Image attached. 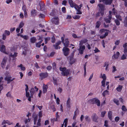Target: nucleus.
I'll list each match as a JSON object with an SVG mask.
<instances>
[{
    "instance_id": "36",
    "label": "nucleus",
    "mask_w": 127,
    "mask_h": 127,
    "mask_svg": "<svg viewBox=\"0 0 127 127\" xmlns=\"http://www.w3.org/2000/svg\"><path fill=\"white\" fill-rule=\"evenodd\" d=\"M24 25V23L23 21L21 22L19 24L18 27L21 29L22 28Z\"/></svg>"
},
{
    "instance_id": "23",
    "label": "nucleus",
    "mask_w": 127,
    "mask_h": 127,
    "mask_svg": "<svg viewBox=\"0 0 127 127\" xmlns=\"http://www.w3.org/2000/svg\"><path fill=\"white\" fill-rule=\"evenodd\" d=\"M123 47L124 48V53L125 54H126V53H127V43H126L124 44L123 45Z\"/></svg>"
},
{
    "instance_id": "49",
    "label": "nucleus",
    "mask_w": 127,
    "mask_h": 127,
    "mask_svg": "<svg viewBox=\"0 0 127 127\" xmlns=\"http://www.w3.org/2000/svg\"><path fill=\"white\" fill-rule=\"evenodd\" d=\"M106 80H102L101 82V86L103 87H105V82Z\"/></svg>"
},
{
    "instance_id": "32",
    "label": "nucleus",
    "mask_w": 127,
    "mask_h": 127,
    "mask_svg": "<svg viewBox=\"0 0 127 127\" xmlns=\"http://www.w3.org/2000/svg\"><path fill=\"white\" fill-rule=\"evenodd\" d=\"M108 34V32H106L103 35L101 36L100 37L101 39H103L105 38Z\"/></svg>"
},
{
    "instance_id": "10",
    "label": "nucleus",
    "mask_w": 127,
    "mask_h": 127,
    "mask_svg": "<svg viewBox=\"0 0 127 127\" xmlns=\"http://www.w3.org/2000/svg\"><path fill=\"white\" fill-rule=\"evenodd\" d=\"M39 76L41 80H42L48 76V74L47 72L41 73L39 74Z\"/></svg>"
},
{
    "instance_id": "61",
    "label": "nucleus",
    "mask_w": 127,
    "mask_h": 127,
    "mask_svg": "<svg viewBox=\"0 0 127 127\" xmlns=\"http://www.w3.org/2000/svg\"><path fill=\"white\" fill-rule=\"evenodd\" d=\"M62 11L64 13H65L66 12V9L65 7H63L62 8Z\"/></svg>"
},
{
    "instance_id": "2",
    "label": "nucleus",
    "mask_w": 127,
    "mask_h": 127,
    "mask_svg": "<svg viewBox=\"0 0 127 127\" xmlns=\"http://www.w3.org/2000/svg\"><path fill=\"white\" fill-rule=\"evenodd\" d=\"M89 103L92 104H96L98 106H99L100 105V102L97 98L94 97L89 99L88 100Z\"/></svg>"
},
{
    "instance_id": "1",
    "label": "nucleus",
    "mask_w": 127,
    "mask_h": 127,
    "mask_svg": "<svg viewBox=\"0 0 127 127\" xmlns=\"http://www.w3.org/2000/svg\"><path fill=\"white\" fill-rule=\"evenodd\" d=\"M60 69L62 71L61 74L62 76H67L69 73L70 70L68 69H67L65 67H60Z\"/></svg>"
},
{
    "instance_id": "5",
    "label": "nucleus",
    "mask_w": 127,
    "mask_h": 127,
    "mask_svg": "<svg viewBox=\"0 0 127 127\" xmlns=\"http://www.w3.org/2000/svg\"><path fill=\"white\" fill-rule=\"evenodd\" d=\"M98 6L100 9V13L101 15L102 16H103L104 14V7L103 4L101 3L98 4Z\"/></svg>"
},
{
    "instance_id": "16",
    "label": "nucleus",
    "mask_w": 127,
    "mask_h": 127,
    "mask_svg": "<svg viewBox=\"0 0 127 127\" xmlns=\"http://www.w3.org/2000/svg\"><path fill=\"white\" fill-rule=\"evenodd\" d=\"M25 86L26 87V88L25 89L26 93V97H28L29 95V92H28L29 90L28 86L27 85L25 84Z\"/></svg>"
},
{
    "instance_id": "46",
    "label": "nucleus",
    "mask_w": 127,
    "mask_h": 127,
    "mask_svg": "<svg viewBox=\"0 0 127 127\" xmlns=\"http://www.w3.org/2000/svg\"><path fill=\"white\" fill-rule=\"evenodd\" d=\"M41 119L40 118H39L38 120V122L37 123V125L38 126H40L41 125Z\"/></svg>"
},
{
    "instance_id": "33",
    "label": "nucleus",
    "mask_w": 127,
    "mask_h": 127,
    "mask_svg": "<svg viewBox=\"0 0 127 127\" xmlns=\"http://www.w3.org/2000/svg\"><path fill=\"white\" fill-rule=\"evenodd\" d=\"M123 23L124 26L127 27V16L125 18Z\"/></svg>"
},
{
    "instance_id": "11",
    "label": "nucleus",
    "mask_w": 127,
    "mask_h": 127,
    "mask_svg": "<svg viewBox=\"0 0 127 127\" xmlns=\"http://www.w3.org/2000/svg\"><path fill=\"white\" fill-rule=\"evenodd\" d=\"M79 46V48L78 49L79 53L81 54H83L84 50L85 49V45L82 46V45H81Z\"/></svg>"
},
{
    "instance_id": "22",
    "label": "nucleus",
    "mask_w": 127,
    "mask_h": 127,
    "mask_svg": "<svg viewBox=\"0 0 127 127\" xmlns=\"http://www.w3.org/2000/svg\"><path fill=\"white\" fill-rule=\"evenodd\" d=\"M88 41V40L86 39H83L81 40L80 41V43L79 45H82L83 43H85L87 42Z\"/></svg>"
},
{
    "instance_id": "26",
    "label": "nucleus",
    "mask_w": 127,
    "mask_h": 127,
    "mask_svg": "<svg viewBox=\"0 0 127 127\" xmlns=\"http://www.w3.org/2000/svg\"><path fill=\"white\" fill-rule=\"evenodd\" d=\"M33 118L34 120V125H35L36 123V121L38 118L37 115H34Z\"/></svg>"
},
{
    "instance_id": "20",
    "label": "nucleus",
    "mask_w": 127,
    "mask_h": 127,
    "mask_svg": "<svg viewBox=\"0 0 127 127\" xmlns=\"http://www.w3.org/2000/svg\"><path fill=\"white\" fill-rule=\"evenodd\" d=\"M65 42H64L63 43L65 47H68L69 43V41L68 40V39H65Z\"/></svg>"
},
{
    "instance_id": "9",
    "label": "nucleus",
    "mask_w": 127,
    "mask_h": 127,
    "mask_svg": "<svg viewBox=\"0 0 127 127\" xmlns=\"http://www.w3.org/2000/svg\"><path fill=\"white\" fill-rule=\"evenodd\" d=\"M38 89L36 86H35L34 88H32L31 89L30 91L31 93V96L33 97L35 91H37Z\"/></svg>"
},
{
    "instance_id": "38",
    "label": "nucleus",
    "mask_w": 127,
    "mask_h": 127,
    "mask_svg": "<svg viewBox=\"0 0 127 127\" xmlns=\"http://www.w3.org/2000/svg\"><path fill=\"white\" fill-rule=\"evenodd\" d=\"M58 112H57L56 114V121H59V119L60 116L59 115H58Z\"/></svg>"
},
{
    "instance_id": "19",
    "label": "nucleus",
    "mask_w": 127,
    "mask_h": 127,
    "mask_svg": "<svg viewBox=\"0 0 127 127\" xmlns=\"http://www.w3.org/2000/svg\"><path fill=\"white\" fill-rule=\"evenodd\" d=\"M70 98H68L67 101L66 102V107L67 108H70L71 107L70 106Z\"/></svg>"
},
{
    "instance_id": "47",
    "label": "nucleus",
    "mask_w": 127,
    "mask_h": 127,
    "mask_svg": "<svg viewBox=\"0 0 127 127\" xmlns=\"http://www.w3.org/2000/svg\"><path fill=\"white\" fill-rule=\"evenodd\" d=\"M86 62L84 64V76H85L86 74Z\"/></svg>"
},
{
    "instance_id": "64",
    "label": "nucleus",
    "mask_w": 127,
    "mask_h": 127,
    "mask_svg": "<svg viewBox=\"0 0 127 127\" xmlns=\"http://www.w3.org/2000/svg\"><path fill=\"white\" fill-rule=\"evenodd\" d=\"M6 95V96L8 97L11 98V95L10 93L9 92H8Z\"/></svg>"
},
{
    "instance_id": "15",
    "label": "nucleus",
    "mask_w": 127,
    "mask_h": 127,
    "mask_svg": "<svg viewBox=\"0 0 127 127\" xmlns=\"http://www.w3.org/2000/svg\"><path fill=\"white\" fill-rule=\"evenodd\" d=\"M120 55V53L119 52L117 51L116 52V54H114L112 56V58L115 59H117L118 58Z\"/></svg>"
},
{
    "instance_id": "56",
    "label": "nucleus",
    "mask_w": 127,
    "mask_h": 127,
    "mask_svg": "<svg viewBox=\"0 0 127 127\" xmlns=\"http://www.w3.org/2000/svg\"><path fill=\"white\" fill-rule=\"evenodd\" d=\"M60 100L59 98L57 97L56 99V103L57 105L60 104Z\"/></svg>"
},
{
    "instance_id": "50",
    "label": "nucleus",
    "mask_w": 127,
    "mask_h": 127,
    "mask_svg": "<svg viewBox=\"0 0 127 127\" xmlns=\"http://www.w3.org/2000/svg\"><path fill=\"white\" fill-rule=\"evenodd\" d=\"M53 84L54 85H57V80L56 79H55L54 77L53 78Z\"/></svg>"
},
{
    "instance_id": "54",
    "label": "nucleus",
    "mask_w": 127,
    "mask_h": 127,
    "mask_svg": "<svg viewBox=\"0 0 127 127\" xmlns=\"http://www.w3.org/2000/svg\"><path fill=\"white\" fill-rule=\"evenodd\" d=\"M122 109L123 111H127V109L125 105H123L122 107Z\"/></svg>"
},
{
    "instance_id": "4",
    "label": "nucleus",
    "mask_w": 127,
    "mask_h": 127,
    "mask_svg": "<svg viewBox=\"0 0 127 127\" xmlns=\"http://www.w3.org/2000/svg\"><path fill=\"white\" fill-rule=\"evenodd\" d=\"M45 5L42 2L39 3V4L37 5L36 7V9L38 10H39L40 8V10L41 11H43L44 9Z\"/></svg>"
},
{
    "instance_id": "3",
    "label": "nucleus",
    "mask_w": 127,
    "mask_h": 127,
    "mask_svg": "<svg viewBox=\"0 0 127 127\" xmlns=\"http://www.w3.org/2000/svg\"><path fill=\"white\" fill-rule=\"evenodd\" d=\"M112 12L111 11H109V14L108 15V18H105L104 19L106 23H111V20L112 18Z\"/></svg>"
},
{
    "instance_id": "58",
    "label": "nucleus",
    "mask_w": 127,
    "mask_h": 127,
    "mask_svg": "<svg viewBox=\"0 0 127 127\" xmlns=\"http://www.w3.org/2000/svg\"><path fill=\"white\" fill-rule=\"evenodd\" d=\"M80 16L79 15H76L73 17V18L74 19H78L80 18Z\"/></svg>"
},
{
    "instance_id": "30",
    "label": "nucleus",
    "mask_w": 127,
    "mask_h": 127,
    "mask_svg": "<svg viewBox=\"0 0 127 127\" xmlns=\"http://www.w3.org/2000/svg\"><path fill=\"white\" fill-rule=\"evenodd\" d=\"M122 88V86L119 85L118 87L117 88L116 90L118 92H120L121 91Z\"/></svg>"
},
{
    "instance_id": "28",
    "label": "nucleus",
    "mask_w": 127,
    "mask_h": 127,
    "mask_svg": "<svg viewBox=\"0 0 127 127\" xmlns=\"http://www.w3.org/2000/svg\"><path fill=\"white\" fill-rule=\"evenodd\" d=\"M109 92L107 90H106L103 92L102 95L103 96L105 97L106 95H109Z\"/></svg>"
},
{
    "instance_id": "62",
    "label": "nucleus",
    "mask_w": 127,
    "mask_h": 127,
    "mask_svg": "<svg viewBox=\"0 0 127 127\" xmlns=\"http://www.w3.org/2000/svg\"><path fill=\"white\" fill-rule=\"evenodd\" d=\"M67 3V1L66 0H64L63 1L62 3V4L63 5H64V6H65L66 5V3Z\"/></svg>"
},
{
    "instance_id": "34",
    "label": "nucleus",
    "mask_w": 127,
    "mask_h": 127,
    "mask_svg": "<svg viewBox=\"0 0 127 127\" xmlns=\"http://www.w3.org/2000/svg\"><path fill=\"white\" fill-rule=\"evenodd\" d=\"M17 67H20L21 69L22 70L24 71L26 69L25 67L24 66H23L22 64H21L20 65H18Z\"/></svg>"
},
{
    "instance_id": "7",
    "label": "nucleus",
    "mask_w": 127,
    "mask_h": 127,
    "mask_svg": "<svg viewBox=\"0 0 127 127\" xmlns=\"http://www.w3.org/2000/svg\"><path fill=\"white\" fill-rule=\"evenodd\" d=\"M10 32L9 31L7 30H5L4 31V33L2 35V39L5 40L6 38V36H8L10 35Z\"/></svg>"
},
{
    "instance_id": "25",
    "label": "nucleus",
    "mask_w": 127,
    "mask_h": 127,
    "mask_svg": "<svg viewBox=\"0 0 127 127\" xmlns=\"http://www.w3.org/2000/svg\"><path fill=\"white\" fill-rule=\"evenodd\" d=\"M75 62V59L71 57L70 58L69 63L71 65L74 64Z\"/></svg>"
},
{
    "instance_id": "29",
    "label": "nucleus",
    "mask_w": 127,
    "mask_h": 127,
    "mask_svg": "<svg viewBox=\"0 0 127 127\" xmlns=\"http://www.w3.org/2000/svg\"><path fill=\"white\" fill-rule=\"evenodd\" d=\"M108 117L110 120H112V112H108Z\"/></svg>"
},
{
    "instance_id": "45",
    "label": "nucleus",
    "mask_w": 127,
    "mask_h": 127,
    "mask_svg": "<svg viewBox=\"0 0 127 127\" xmlns=\"http://www.w3.org/2000/svg\"><path fill=\"white\" fill-rule=\"evenodd\" d=\"M55 53V52H53L51 53L50 55L49 54L47 55V56L50 57H53L54 56Z\"/></svg>"
},
{
    "instance_id": "52",
    "label": "nucleus",
    "mask_w": 127,
    "mask_h": 127,
    "mask_svg": "<svg viewBox=\"0 0 127 127\" xmlns=\"http://www.w3.org/2000/svg\"><path fill=\"white\" fill-rule=\"evenodd\" d=\"M112 14L113 15H115L117 13L116 10L115 9V8L112 9Z\"/></svg>"
},
{
    "instance_id": "27",
    "label": "nucleus",
    "mask_w": 127,
    "mask_h": 127,
    "mask_svg": "<svg viewBox=\"0 0 127 127\" xmlns=\"http://www.w3.org/2000/svg\"><path fill=\"white\" fill-rule=\"evenodd\" d=\"M112 1L113 0H105V3L106 5H110Z\"/></svg>"
},
{
    "instance_id": "35",
    "label": "nucleus",
    "mask_w": 127,
    "mask_h": 127,
    "mask_svg": "<svg viewBox=\"0 0 127 127\" xmlns=\"http://www.w3.org/2000/svg\"><path fill=\"white\" fill-rule=\"evenodd\" d=\"M101 22L100 21H97L96 23V25L95 26L96 28H98L101 25Z\"/></svg>"
},
{
    "instance_id": "43",
    "label": "nucleus",
    "mask_w": 127,
    "mask_h": 127,
    "mask_svg": "<svg viewBox=\"0 0 127 127\" xmlns=\"http://www.w3.org/2000/svg\"><path fill=\"white\" fill-rule=\"evenodd\" d=\"M22 38H24V39L25 40H27L29 38V36L27 35H22Z\"/></svg>"
},
{
    "instance_id": "24",
    "label": "nucleus",
    "mask_w": 127,
    "mask_h": 127,
    "mask_svg": "<svg viewBox=\"0 0 127 127\" xmlns=\"http://www.w3.org/2000/svg\"><path fill=\"white\" fill-rule=\"evenodd\" d=\"M30 40L31 43H33L36 41V39L35 37H33L31 38Z\"/></svg>"
},
{
    "instance_id": "14",
    "label": "nucleus",
    "mask_w": 127,
    "mask_h": 127,
    "mask_svg": "<svg viewBox=\"0 0 127 127\" xmlns=\"http://www.w3.org/2000/svg\"><path fill=\"white\" fill-rule=\"evenodd\" d=\"M31 15L32 17H35L37 15V11L34 9H32L31 11Z\"/></svg>"
},
{
    "instance_id": "53",
    "label": "nucleus",
    "mask_w": 127,
    "mask_h": 127,
    "mask_svg": "<svg viewBox=\"0 0 127 127\" xmlns=\"http://www.w3.org/2000/svg\"><path fill=\"white\" fill-rule=\"evenodd\" d=\"M30 121V119L28 118V119H25L24 120L25 124H26L28 122H29Z\"/></svg>"
},
{
    "instance_id": "13",
    "label": "nucleus",
    "mask_w": 127,
    "mask_h": 127,
    "mask_svg": "<svg viewBox=\"0 0 127 127\" xmlns=\"http://www.w3.org/2000/svg\"><path fill=\"white\" fill-rule=\"evenodd\" d=\"M0 51L1 52H3L5 54H6V53L5 51V46L3 45H2L1 47L0 48Z\"/></svg>"
},
{
    "instance_id": "63",
    "label": "nucleus",
    "mask_w": 127,
    "mask_h": 127,
    "mask_svg": "<svg viewBox=\"0 0 127 127\" xmlns=\"http://www.w3.org/2000/svg\"><path fill=\"white\" fill-rule=\"evenodd\" d=\"M127 58L126 56L124 54H123L121 57V59L124 60L126 59Z\"/></svg>"
},
{
    "instance_id": "17",
    "label": "nucleus",
    "mask_w": 127,
    "mask_h": 127,
    "mask_svg": "<svg viewBox=\"0 0 127 127\" xmlns=\"http://www.w3.org/2000/svg\"><path fill=\"white\" fill-rule=\"evenodd\" d=\"M47 88L48 86L47 85H46L44 84L43 87V93L44 94L45 93L47 92Z\"/></svg>"
},
{
    "instance_id": "40",
    "label": "nucleus",
    "mask_w": 127,
    "mask_h": 127,
    "mask_svg": "<svg viewBox=\"0 0 127 127\" xmlns=\"http://www.w3.org/2000/svg\"><path fill=\"white\" fill-rule=\"evenodd\" d=\"M113 101L114 103H115L117 105H119V101L115 98L114 99Z\"/></svg>"
},
{
    "instance_id": "51",
    "label": "nucleus",
    "mask_w": 127,
    "mask_h": 127,
    "mask_svg": "<svg viewBox=\"0 0 127 127\" xmlns=\"http://www.w3.org/2000/svg\"><path fill=\"white\" fill-rule=\"evenodd\" d=\"M104 126L105 127H109L108 125V121L107 120H105L104 121Z\"/></svg>"
},
{
    "instance_id": "31",
    "label": "nucleus",
    "mask_w": 127,
    "mask_h": 127,
    "mask_svg": "<svg viewBox=\"0 0 127 127\" xmlns=\"http://www.w3.org/2000/svg\"><path fill=\"white\" fill-rule=\"evenodd\" d=\"M17 56V53L16 52H14V54L13 55H12V53H11L10 56V57H12L13 59H14V58H15L16 56Z\"/></svg>"
},
{
    "instance_id": "21",
    "label": "nucleus",
    "mask_w": 127,
    "mask_h": 127,
    "mask_svg": "<svg viewBox=\"0 0 127 127\" xmlns=\"http://www.w3.org/2000/svg\"><path fill=\"white\" fill-rule=\"evenodd\" d=\"M6 62V60L4 58L3 59L2 61L1 64V66L2 68H4L5 67Z\"/></svg>"
},
{
    "instance_id": "42",
    "label": "nucleus",
    "mask_w": 127,
    "mask_h": 127,
    "mask_svg": "<svg viewBox=\"0 0 127 127\" xmlns=\"http://www.w3.org/2000/svg\"><path fill=\"white\" fill-rule=\"evenodd\" d=\"M109 30H106L105 29H100V32L101 33H102L103 32L105 31H109Z\"/></svg>"
},
{
    "instance_id": "39",
    "label": "nucleus",
    "mask_w": 127,
    "mask_h": 127,
    "mask_svg": "<svg viewBox=\"0 0 127 127\" xmlns=\"http://www.w3.org/2000/svg\"><path fill=\"white\" fill-rule=\"evenodd\" d=\"M100 75L102 76L101 77L103 78V80H106V77L105 75L104 74H103V76H102V73H101Z\"/></svg>"
},
{
    "instance_id": "8",
    "label": "nucleus",
    "mask_w": 127,
    "mask_h": 127,
    "mask_svg": "<svg viewBox=\"0 0 127 127\" xmlns=\"http://www.w3.org/2000/svg\"><path fill=\"white\" fill-rule=\"evenodd\" d=\"M67 47H64L63 49L64 55L65 56H67L69 54V49Z\"/></svg>"
},
{
    "instance_id": "18",
    "label": "nucleus",
    "mask_w": 127,
    "mask_h": 127,
    "mask_svg": "<svg viewBox=\"0 0 127 127\" xmlns=\"http://www.w3.org/2000/svg\"><path fill=\"white\" fill-rule=\"evenodd\" d=\"M68 2L70 7L71 8H73L75 3L72 0H68Z\"/></svg>"
},
{
    "instance_id": "37",
    "label": "nucleus",
    "mask_w": 127,
    "mask_h": 127,
    "mask_svg": "<svg viewBox=\"0 0 127 127\" xmlns=\"http://www.w3.org/2000/svg\"><path fill=\"white\" fill-rule=\"evenodd\" d=\"M115 16L117 20H119L120 21L122 20V19L120 15H116Z\"/></svg>"
},
{
    "instance_id": "57",
    "label": "nucleus",
    "mask_w": 127,
    "mask_h": 127,
    "mask_svg": "<svg viewBox=\"0 0 127 127\" xmlns=\"http://www.w3.org/2000/svg\"><path fill=\"white\" fill-rule=\"evenodd\" d=\"M56 39L54 36L52 37L51 38V42L53 43H54L55 42Z\"/></svg>"
},
{
    "instance_id": "6",
    "label": "nucleus",
    "mask_w": 127,
    "mask_h": 127,
    "mask_svg": "<svg viewBox=\"0 0 127 127\" xmlns=\"http://www.w3.org/2000/svg\"><path fill=\"white\" fill-rule=\"evenodd\" d=\"M93 121L94 122L98 123V122L99 117L95 113H94L91 116Z\"/></svg>"
},
{
    "instance_id": "48",
    "label": "nucleus",
    "mask_w": 127,
    "mask_h": 127,
    "mask_svg": "<svg viewBox=\"0 0 127 127\" xmlns=\"http://www.w3.org/2000/svg\"><path fill=\"white\" fill-rule=\"evenodd\" d=\"M72 36L73 38H75L81 37V36H79L78 37L76 35V34L75 33H73L72 34Z\"/></svg>"
},
{
    "instance_id": "59",
    "label": "nucleus",
    "mask_w": 127,
    "mask_h": 127,
    "mask_svg": "<svg viewBox=\"0 0 127 127\" xmlns=\"http://www.w3.org/2000/svg\"><path fill=\"white\" fill-rule=\"evenodd\" d=\"M85 119L86 121H87L90 122V119L89 118L88 116H86L85 117Z\"/></svg>"
},
{
    "instance_id": "12",
    "label": "nucleus",
    "mask_w": 127,
    "mask_h": 127,
    "mask_svg": "<svg viewBox=\"0 0 127 127\" xmlns=\"http://www.w3.org/2000/svg\"><path fill=\"white\" fill-rule=\"evenodd\" d=\"M52 22L56 25H58L59 23V19L58 17H55L53 19Z\"/></svg>"
},
{
    "instance_id": "41",
    "label": "nucleus",
    "mask_w": 127,
    "mask_h": 127,
    "mask_svg": "<svg viewBox=\"0 0 127 127\" xmlns=\"http://www.w3.org/2000/svg\"><path fill=\"white\" fill-rule=\"evenodd\" d=\"M114 22L117 26H119L120 25V22L118 20L115 19L114 20Z\"/></svg>"
},
{
    "instance_id": "55",
    "label": "nucleus",
    "mask_w": 127,
    "mask_h": 127,
    "mask_svg": "<svg viewBox=\"0 0 127 127\" xmlns=\"http://www.w3.org/2000/svg\"><path fill=\"white\" fill-rule=\"evenodd\" d=\"M53 46L55 47V48L56 49H60V47L59 46V45H57L56 44L55 45V44H54Z\"/></svg>"
},
{
    "instance_id": "44",
    "label": "nucleus",
    "mask_w": 127,
    "mask_h": 127,
    "mask_svg": "<svg viewBox=\"0 0 127 127\" xmlns=\"http://www.w3.org/2000/svg\"><path fill=\"white\" fill-rule=\"evenodd\" d=\"M50 38L49 37H48L45 38V44H46L48 43V41L50 40Z\"/></svg>"
},
{
    "instance_id": "60",
    "label": "nucleus",
    "mask_w": 127,
    "mask_h": 127,
    "mask_svg": "<svg viewBox=\"0 0 127 127\" xmlns=\"http://www.w3.org/2000/svg\"><path fill=\"white\" fill-rule=\"evenodd\" d=\"M74 7L77 10L78 8H80L79 7V6L78 5L75 3L74 4Z\"/></svg>"
}]
</instances>
